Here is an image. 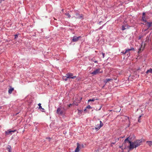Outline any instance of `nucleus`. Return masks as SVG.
<instances>
[{"mask_svg":"<svg viewBox=\"0 0 152 152\" xmlns=\"http://www.w3.org/2000/svg\"><path fill=\"white\" fill-rule=\"evenodd\" d=\"M129 142L130 143L129 149H132L140 145L142 141L141 140H137L134 142L129 141Z\"/></svg>","mask_w":152,"mask_h":152,"instance_id":"nucleus-1","label":"nucleus"},{"mask_svg":"<svg viewBox=\"0 0 152 152\" xmlns=\"http://www.w3.org/2000/svg\"><path fill=\"white\" fill-rule=\"evenodd\" d=\"M65 77L69 79L71 78L74 79L76 77V76H73V74L72 73H68L66 74Z\"/></svg>","mask_w":152,"mask_h":152,"instance_id":"nucleus-2","label":"nucleus"},{"mask_svg":"<svg viewBox=\"0 0 152 152\" xmlns=\"http://www.w3.org/2000/svg\"><path fill=\"white\" fill-rule=\"evenodd\" d=\"M100 68H98L93 72L91 74L93 75H96L97 74L99 73H103V71L101 70Z\"/></svg>","mask_w":152,"mask_h":152,"instance_id":"nucleus-3","label":"nucleus"},{"mask_svg":"<svg viewBox=\"0 0 152 152\" xmlns=\"http://www.w3.org/2000/svg\"><path fill=\"white\" fill-rule=\"evenodd\" d=\"M99 122V125L98 124H97L96 125V124H95V125L96 126L95 128V130H99L103 126V124L102 121H100Z\"/></svg>","mask_w":152,"mask_h":152,"instance_id":"nucleus-4","label":"nucleus"},{"mask_svg":"<svg viewBox=\"0 0 152 152\" xmlns=\"http://www.w3.org/2000/svg\"><path fill=\"white\" fill-rule=\"evenodd\" d=\"M77 147L75 150V152H79L80 149H81L83 148V145H80L78 143H77Z\"/></svg>","mask_w":152,"mask_h":152,"instance_id":"nucleus-5","label":"nucleus"},{"mask_svg":"<svg viewBox=\"0 0 152 152\" xmlns=\"http://www.w3.org/2000/svg\"><path fill=\"white\" fill-rule=\"evenodd\" d=\"M134 48H131L130 49H128L126 50L125 52H121V53H123L124 54H126V53H128L127 54V55L128 56H129L130 55L129 51L131 50L134 51Z\"/></svg>","mask_w":152,"mask_h":152,"instance_id":"nucleus-6","label":"nucleus"},{"mask_svg":"<svg viewBox=\"0 0 152 152\" xmlns=\"http://www.w3.org/2000/svg\"><path fill=\"white\" fill-rule=\"evenodd\" d=\"M81 38V36L77 37V36H74L72 37V42H76L79 39Z\"/></svg>","mask_w":152,"mask_h":152,"instance_id":"nucleus-7","label":"nucleus"},{"mask_svg":"<svg viewBox=\"0 0 152 152\" xmlns=\"http://www.w3.org/2000/svg\"><path fill=\"white\" fill-rule=\"evenodd\" d=\"M16 131V130H7L5 132V134L6 135H8L10 134H11L12 132H14Z\"/></svg>","mask_w":152,"mask_h":152,"instance_id":"nucleus-8","label":"nucleus"},{"mask_svg":"<svg viewBox=\"0 0 152 152\" xmlns=\"http://www.w3.org/2000/svg\"><path fill=\"white\" fill-rule=\"evenodd\" d=\"M152 25V23L147 22L145 24V26H146L147 28V29H145L144 31H146L147 29H148Z\"/></svg>","mask_w":152,"mask_h":152,"instance_id":"nucleus-9","label":"nucleus"},{"mask_svg":"<svg viewBox=\"0 0 152 152\" xmlns=\"http://www.w3.org/2000/svg\"><path fill=\"white\" fill-rule=\"evenodd\" d=\"M56 112L57 113L60 115H62L63 113V111L60 108H57Z\"/></svg>","mask_w":152,"mask_h":152,"instance_id":"nucleus-10","label":"nucleus"},{"mask_svg":"<svg viewBox=\"0 0 152 152\" xmlns=\"http://www.w3.org/2000/svg\"><path fill=\"white\" fill-rule=\"evenodd\" d=\"M10 88L9 89L8 93L10 94H11L12 92L14 90V88H12L10 86Z\"/></svg>","mask_w":152,"mask_h":152,"instance_id":"nucleus-11","label":"nucleus"},{"mask_svg":"<svg viewBox=\"0 0 152 152\" xmlns=\"http://www.w3.org/2000/svg\"><path fill=\"white\" fill-rule=\"evenodd\" d=\"M146 143L148 144L150 146H152V141H147L146 142Z\"/></svg>","mask_w":152,"mask_h":152,"instance_id":"nucleus-12","label":"nucleus"},{"mask_svg":"<svg viewBox=\"0 0 152 152\" xmlns=\"http://www.w3.org/2000/svg\"><path fill=\"white\" fill-rule=\"evenodd\" d=\"M98 100V99L96 98V99H95L94 98H93L92 99H89L88 100V102H90V101H92V102H94L95 101V100Z\"/></svg>","mask_w":152,"mask_h":152,"instance_id":"nucleus-13","label":"nucleus"},{"mask_svg":"<svg viewBox=\"0 0 152 152\" xmlns=\"http://www.w3.org/2000/svg\"><path fill=\"white\" fill-rule=\"evenodd\" d=\"M113 79H106L105 81L104 82L107 83L109 81H111L112 80H113Z\"/></svg>","mask_w":152,"mask_h":152,"instance_id":"nucleus-14","label":"nucleus"},{"mask_svg":"<svg viewBox=\"0 0 152 152\" xmlns=\"http://www.w3.org/2000/svg\"><path fill=\"white\" fill-rule=\"evenodd\" d=\"M149 72L152 73V69H150L148 70L146 72L147 73H148Z\"/></svg>","mask_w":152,"mask_h":152,"instance_id":"nucleus-15","label":"nucleus"},{"mask_svg":"<svg viewBox=\"0 0 152 152\" xmlns=\"http://www.w3.org/2000/svg\"><path fill=\"white\" fill-rule=\"evenodd\" d=\"M65 14L67 16L68 18H70L71 17L70 15L68 13L66 12L65 13Z\"/></svg>","mask_w":152,"mask_h":152,"instance_id":"nucleus-16","label":"nucleus"},{"mask_svg":"<svg viewBox=\"0 0 152 152\" xmlns=\"http://www.w3.org/2000/svg\"><path fill=\"white\" fill-rule=\"evenodd\" d=\"M145 15V13L143 12V16L142 17V19L143 21L145 20V18L144 17V15Z\"/></svg>","mask_w":152,"mask_h":152,"instance_id":"nucleus-17","label":"nucleus"},{"mask_svg":"<svg viewBox=\"0 0 152 152\" xmlns=\"http://www.w3.org/2000/svg\"><path fill=\"white\" fill-rule=\"evenodd\" d=\"M38 106H39V108L40 109H44L43 108H42V106H41V104L40 103H39L38 104Z\"/></svg>","mask_w":152,"mask_h":152,"instance_id":"nucleus-18","label":"nucleus"},{"mask_svg":"<svg viewBox=\"0 0 152 152\" xmlns=\"http://www.w3.org/2000/svg\"><path fill=\"white\" fill-rule=\"evenodd\" d=\"M142 47H141L139 49V51H138V52H140L141 51H142L143 50V48L142 49Z\"/></svg>","mask_w":152,"mask_h":152,"instance_id":"nucleus-19","label":"nucleus"},{"mask_svg":"<svg viewBox=\"0 0 152 152\" xmlns=\"http://www.w3.org/2000/svg\"><path fill=\"white\" fill-rule=\"evenodd\" d=\"M7 149L8 150V151L10 150H11V146H9V147L7 148Z\"/></svg>","mask_w":152,"mask_h":152,"instance_id":"nucleus-20","label":"nucleus"},{"mask_svg":"<svg viewBox=\"0 0 152 152\" xmlns=\"http://www.w3.org/2000/svg\"><path fill=\"white\" fill-rule=\"evenodd\" d=\"M126 28H125V26H122V30H124L125 29H126Z\"/></svg>","mask_w":152,"mask_h":152,"instance_id":"nucleus-21","label":"nucleus"},{"mask_svg":"<svg viewBox=\"0 0 152 152\" xmlns=\"http://www.w3.org/2000/svg\"><path fill=\"white\" fill-rule=\"evenodd\" d=\"M15 36V39H16L18 37V35L17 34H16L14 35Z\"/></svg>","mask_w":152,"mask_h":152,"instance_id":"nucleus-22","label":"nucleus"},{"mask_svg":"<svg viewBox=\"0 0 152 152\" xmlns=\"http://www.w3.org/2000/svg\"><path fill=\"white\" fill-rule=\"evenodd\" d=\"M142 116L141 115H140V116H139V117L138 118V121L139 122H141V121L140 120V118Z\"/></svg>","mask_w":152,"mask_h":152,"instance_id":"nucleus-23","label":"nucleus"},{"mask_svg":"<svg viewBox=\"0 0 152 152\" xmlns=\"http://www.w3.org/2000/svg\"><path fill=\"white\" fill-rule=\"evenodd\" d=\"M86 108L89 109L91 108V106L90 105H89L86 107Z\"/></svg>","mask_w":152,"mask_h":152,"instance_id":"nucleus-24","label":"nucleus"},{"mask_svg":"<svg viewBox=\"0 0 152 152\" xmlns=\"http://www.w3.org/2000/svg\"><path fill=\"white\" fill-rule=\"evenodd\" d=\"M128 139H129V137H127V138H126L125 140V142H126L127 141H128V142H129V140H128Z\"/></svg>","mask_w":152,"mask_h":152,"instance_id":"nucleus-25","label":"nucleus"},{"mask_svg":"<svg viewBox=\"0 0 152 152\" xmlns=\"http://www.w3.org/2000/svg\"><path fill=\"white\" fill-rule=\"evenodd\" d=\"M102 55L103 58H104V57L105 54L104 53H102Z\"/></svg>","mask_w":152,"mask_h":152,"instance_id":"nucleus-26","label":"nucleus"},{"mask_svg":"<svg viewBox=\"0 0 152 152\" xmlns=\"http://www.w3.org/2000/svg\"><path fill=\"white\" fill-rule=\"evenodd\" d=\"M67 78H67V77H66V78H63V79H64V80L65 81H66L67 80Z\"/></svg>","mask_w":152,"mask_h":152,"instance_id":"nucleus-27","label":"nucleus"},{"mask_svg":"<svg viewBox=\"0 0 152 152\" xmlns=\"http://www.w3.org/2000/svg\"><path fill=\"white\" fill-rule=\"evenodd\" d=\"M94 61L95 63H98V61Z\"/></svg>","mask_w":152,"mask_h":152,"instance_id":"nucleus-28","label":"nucleus"},{"mask_svg":"<svg viewBox=\"0 0 152 152\" xmlns=\"http://www.w3.org/2000/svg\"><path fill=\"white\" fill-rule=\"evenodd\" d=\"M82 18V16H80L79 17H78V18Z\"/></svg>","mask_w":152,"mask_h":152,"instance_id":"nucleus-29","label":"nucleus"},{"mask_svg":"<svg viewBox=\"0 0 152 152\" xmlns=\"http://www.w3.org/2000/svg\"><path fill=\"white\" fill-rule=\"evenodd\" d=\"M115 143V142H112V143H111V144H114Z\"/></svg>","mask_w":152,"mask_h":152,"instance_id":"nucleus-30","label":"nucleus"},{"mask_svg":"<svg viewBox=\"0 0 152 152\" xmlns=\"http://www.w3.org/2000/svg\"><path fill=\"white\" fill-rule=\"evenodd\" d=\"M4 0H1V1H0V3H1L2 1H4Z\"/></svg>","mask_w":152,"mask_h":152,"instance_id":"nucleus-31","label":"nucleus"},{"mask_svg":"<svg viewBox=\"0 0 152 152\" xmlns=\"http://www.w3.org/2000/svg\"><path fill=\"white\" fill-rule=\"evenodd\" d=\"M9 152H12V151L10 150L9 151Z\"/></svg>","mask_w":152,"mask_h":152,"instance_id":"nucleus-32","label":"nucleus"},{"mask_svg":"<svg viewBox=\"0 0 152 152\" xmlns=\"http://www.w3.org/2000/svg\"><path fill=\"white\" fill-rule=\"evenodd\" d=\"M91 61H94V60H93V58H92V59H91Z\"/></svg>","mask_w":152,"mask_h":152,"instance_id":"nucleus-33","label":"nucleus"},{"mask_svg":"<svg viewBox=\"0 0 152 152\" xmlns=\"http://www.w3.org/2000/svg\"><path fill=\"white\" fill-rule=\"evenodd\" d=\"M1 107H1L0 106V109H1Z\"/></svg>","mask_w":152,"mask_h":152,"instance_id":"nucleus-34","label":"nucleus"},{"mask_svg":"<svg viewBox=\"0 0 152 152\" xmlns=\"http://www.w3.org/2000/svg\"><path fill=\"white\" fill-rule=\"evenodd\" d=\"M111 146H113V145H112V144H111Z\"/></svg>","mask_w":152,"mask_h":152,"instance_id":"nucleus-35","label":"nucleus"},{"mask_svg":"<svg viewBox=\"0 0 152 152\" xmlns=\"http://www.w3.org/2000/svg\"><path fill=\"white\" fill-rule=\"evenodd\" d=\"M63 10H64L63 9H62V11L63 12Z\"/></svg>","mask_w":152,"mask_h":152,"instance_id":"nucleus-36","label":"nucleus"},{"mask_svg":"<svg viewBox=\"0 0 152 152\" xmlns=\"http://www.w3.org/2000/svg\"><path fill=\"white\" fill-rule=\"evenodd\" d=\"M86 110V109H85V110H84V111H85Z\"/></svg>","mask_w":152,"mask_h":152,"instance_id":"nucleus-37","label":"nucleus"}]
</instances>
